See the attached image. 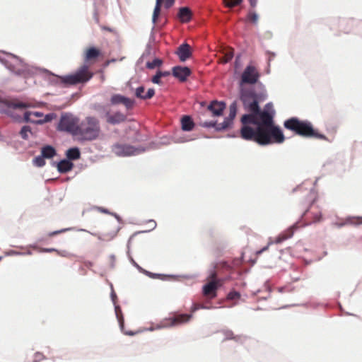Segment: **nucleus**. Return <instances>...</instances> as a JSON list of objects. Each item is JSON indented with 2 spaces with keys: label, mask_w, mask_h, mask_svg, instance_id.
Listing matches in <instances>:
<instances>
[{
  "label": "nucleus",
  "mask_w": 362,
  "mask_h": 362,
  "mask_svg": "<svg viewBox=\"0 0 362 362\" xmlns=\"http://www.w3.org/2000/svg\"><path fill=\"white\" fill-rule=\"evenodd\" d=\"M242 1L243 0H223L226 6L228 8H233L239 5Z\"/></svg>",
  "instance_id": "obj_30"
},
{
  "label": "nucleus",
  "mask_w": 362,
  "mask_h": 362,
  "mask_svg": "<svg viewBox=\"0 0 362 362\" xmlns=\"http://www.w3.org/2000/svg\"><path fill=\"white\" fill-rule=\"evenodd\" d=\"M240 298V293L235 291H230L227 296V299L230 300H237L239 299Z\"/></svg>",
  "instance_id": "obj_33"
},
{
  "label": "nucleus",
  "mask_w": 362,
  "mask_h": 362,
  "mask_svg": "<svg viewBox=\"0 0 362 362\" xmlns=\"http://www.w3.org/2000/svg\"><path fill=\"white\" fill-rule=\"evenodd\" d=\"M33 163L36 166L42 167L45 164V158L42 156H37L34 158Z\"/></svg>",
  "instance_id": "obj_32"
},
{
  "label": "nucleus",
  "mask_w": 362,
  "mask_h": 362,
  "mask_svg": "<svg viewBox=\"0 0 362 362\" xmlns=\"http://www.w3.org/2000/svg\"><path fill=\"white\" fill-rule=\"evenodd\" d=\"M1 259V257H0V260Z\"/></svg>",
  "instance_id": "obj_49"
},
{
  "label": "nucleus",
  "mask_w": 362,
  "mask_h": 362,
  "mask_svg": "<svg viewBox=\"0 0 362 362\" xmlns=\"http://www.w3.org/2000/svg\"><path fill=\"white\" fill-rule=\"evenodd\" d=\"M170 75V72L168 71H161V77L167 76Z\"/></svg>",
  "instance_id": "obj_41"
},
{
  "label": "nucleus",
  "mask_w": 362,
  "mask_h": 362,
  "mask_svg": "<svg viewBox=\"0 0 362 362\" xmlns=\"http://www.w3.org/2000/svg\"><path fill=\"white\" fill-rule=\"evenodd\" d=\"M192 317L189 314H178L173 317L165 319L163 322V327L176 326L185 322H188Z\"/></svg>",
  "instance_id": "obj_11"
},
{
  "label": "nucleus",
  "mask_w": 362,
  "mask_h": 362,
  "mask_svg": "<svg viewBox=\"0 0 362 362\" xmlns=\"http://www.w3.org/2000/svg\"><path fill=\"white\" fill-rule=\"evenodd\" d=\"M69 160H76L80 158V151L78 148H71L67 150L66 153Z\"/></svg>",
  "instance_id": "obj_25"
},
{
  "label": "nucleus",
  "mask_w": 362,
  "mask_h": 362,
  "mask_svg": "<svg viewBox=\"0 0 362 362\" xmlns=\"http://www.w3.org/2000/svg\"><path fill=\"white\" fill-rule=\"evenodd\" d=\"M182 129L184 131H191L194 127V123L189 116H184L181 119Z\"/></svg>",
  "instance_id": "obj_22"
},
{
  "label": "nucleus",
  "mask_w": 362,
  "mask_h": 362,
  "mask_svg": "<svg viewBox=\"0 0 362 362\" xmlns=\"http://www.w3.org/2000/svg\"><path fill=\"white\" fill-rule=\"evenodd\" d=\"M291 237V235H286L285 234H282V235H280L279 236H278L274 243L278 244V243H281V242L287 240L288 238H289Z\"/></svg>",
  "instance_id": "obj_35"
},
{
  "label": "nucleus",
  "mask_w": 362,
  "mask_h": 362,
  "mask_svg": "<svg viewBox=\"0 0 362 362\" xmlns=\"http://www.w3.org/2000/svg\"><path fill=\"white\" fill-rule=\"evenodd\" d=\"M258 15L254 11H250L247 15V21L253 24H257L258 21Z\"/></svg>",
  "instance_id": "obj_27"
},
{
  "label": "nucleus",
  "mask_w": 362,
  "mask_h": 362,
  "mask_svg": "<svg viewBox=\"0 0 362 362\" xmlns=\"http://www.w3.org/2000/svg\"><path fill=\"white\" fill-rule=\"evenodd\" d=\"M226 105L222 102L213 101L208 106V110L212 112L214 116H219L222 115Z\"/></svg>",
  "instance_id": "obj_17"
},
{
  "label": "nucleus",
  "mask_w": 362,
  "mask_h": 362,
  "mask_svg": "<svg viewBox=\"0 0 362 362\" xmlns=\"http://www.w3.org/2000/svg\"><path fill=\"white\" fill-rule=\"evenodd\" d=\"M237 107L235 103H233L230 105V113L227 118L221 123H216L214 122H204V127H215L217 130L226 129L229 127L232 123V121L236 115Z\"/></svg>",
  "instance_id": "obj_9"
},
{
  "label": "nucleus",
  "mask_w": 362,
  "mask_h": 362,
  "mask_svg": "<svg viewBox=\"0 0 362 362\" xmlns=\"http://www.w3.org/2000/svg\"><path fill=\"white\" fill-rule=\"evenodd\" d=\"M162 64V61L159 59H155L151 62H148L146 66L148 69H154L157 66H160Z\"/></svg>",
  "instance_id": "obj_31"
},
{
  "label": "nucleus",
  "mask_w": 362,
  "mask_h": 362,
  "mask_svg": "<svg viewBox=\"0 0 362 362\" xmlns=\"http://www.w3.org/2000/svg\"><path fill=\"white\" fill-rule=\"evenodd\" d=\"M175 54L181 62H185L192 57V49L189 44L183 43L177 47Z\"/></svg>",
  "instance_id": "obj_14"
},
{
  "label": "nucleus",
  "mask_w": 362,
  "mask_h": 362,
  "mask_svg": "<svg viewBox=\"0 0 362 362\" xmlns=\"http://www.w3.org/2000/svg\"><path fill=\"white\" fill-rule=\"evenodd\" d=\"M112 151L119 156L136 155L141 152L139 148L128 144H117L112 147Z\"/></svg>",
  "instance_id": "obj_10"
},
{
  "label": "nucleus",
  "mask_w": 362,
  "mask_h": 362,
  "mask_svg": "<svg viewBox=\"0 0 362 362\" xmlns=\"http://www.w3.org/2000/svg\"><path fill=\"white\" fill-rule=\"evenodd\" d=\"M126 116L120 112H117L111 115L109 112L106 113V121L107 123L111 124H116L124 122Z\"/></svg>",
  "instance_id": "obj_15"
},
{
  "label": "nucleus",
  "mask_w": 362,
  "mask_h": 362,
  "mask_svg": "<svg viewBox=\"0 0 362 362\" xmlns=\"http://www.w3.org/2000/svg\"><path fill=\"white\" fill-rule=\"evenodd\" d=\"M50 119H51V117H50V115H47L45 116V119L44 120V122H48V121H49Z\"/></svg>",
  "instance_id": "obj_43"
},
{
  "label": "nucleus",
  "mask_w": 362,
  "mask_h": 362,
  "mask_svg": "<svg viewBox=\"0 0 362 362\" xmlns=\"http://www.w3.org/2000/svg\"><path fill=\"white\" fill-rule=\"evenodd\" d=\"M194 310L199 309V308H204V306L199 305H194Z\"/></svg>",
  "instance_id": "obj_44"
},
{
  "label": "nucleus",
  "mask_w": 362,
  "mask_h": 362,
  "mask_svg": "<svg viewBox=\"0 0 362 362\" xmlns=\"http://www.w3.org/2000/svg\"><path fill=\"white\" fill-rule=\"evenodd\" d=\"M192 16V13L188 7H181L177 13V18L180 21L186 23L190 21Z\"/></svg>",
  "instance_id": "obj_19"
},
{
  "label": "nucleus",
  "mask_w": 362,
  "mask_h": 362,
  "mask_svg": "<svg viewBox=\"0 0 362 362\" xmlns=\"http://www.w3.org/2000/svg\"><path fill=\"white\" fill-rule=\"evenodd\" d=\"M222 269L230 273L232 267L226 262H220L216 266L215 269L210 272L207 277L208 282L203 286V295L209 299L215 298L218 288L224 284V279L218 278Z\"/></svg>",
  "instance_id": "obj_2"
},
{
  "label": "nucleus",
  "mask_w": 362,
  "mask_h": 362,
  "mask_svg": "<svg viewBox=\"0 0 362 362\" xmlns=\"http://www.w3.org/2000/svg\"><path fill=\"white\" fill-rule=\"evenodd\" d=\"M7 114L15 119L16 120L21 119V115L23 114V121L35 122L31 116L36 117H42L43 114L40 112H28L24 111L26 108L30 107L28 103H23L18 100H11L6 103Z\"/></svg>",
  "instance_id": "obj_5"
},
{
  "label": "nucleus",
  "mask_w": 362,
  "mask_h": 362,
  "mask_svg": "<svg viewBox=\"0 0 362 362\" xmlns=\"http://www.w3.org/2000/svg\"><path fill=\"white\" fill-rule=\"evenodd\" d=\"M93 76V74L90 71L89 66L83 64L74 74L64 76L63 82L69 85L84 83L88 81Z\"/></svg>",
  "instance_id": "obj_6"
},
{
  "label": "nucleus",
  "mask_w": 362,
  "mask_h": 362,
  "mask_svg": "<svg viewBox=\"0 0 362 362\" xmlns=\"http://www.w3.org/2000/svg\"><path fill=\"white\" fill-rule=\"evenodd\" d=\"M284 126L286 129L303 137L325 139V136L315 131L312 124L307 120H300L297 117H291L284 122Z\"/></svg>",
  "instance_id": "obj_3"
},
{
  "label": "nucleus",
  "mask_w": 362,
  "mask_h": 362,
  "mask_svg": "<svg viewBox=\"0 0 362 362\" xmlns=\"http://www.w3.org/2000/svg\"><path fill=\"white\" fill-rule=\"evenodd\" d=\"M29 134H31V128L29 126H23L20 131V135L22 139H28Z\"/></svg>",
  "instance_id": "obj_28"
},
{
  "label": "nucleus",
  "mask_w": 362,
  "mask_h": 362,
  "mask_svg": "<svg viewBox=\"0 0 362 362\" xmlns=\"http://www.w3.org/2000/svg\"><path fill=\"white\" fill-rule=\"evenodd\" d=\"M233 57V49L231 48H229L226 49L224 53L222 58H221V62L223 64L228 63L230 62Z\"/></svg>",
  "instance_id": "obj_26"
},
{
  "label": "nucleus",
  "mask_w": 362,
  "mask_h": 362,
  "mask_svg": "<svg viewBox=\"0 0 362 362\" xmlns=\"http://www.w3.org/2000/svg\"><path fill=\"white\" fill-rule=\"evenodd\" d=\"M0 62L4 64L9 70L13 72H17L15 66L19 63V60L13 55H8L6 59H0Z\"/></svg>",
  "instance_id": "obj_18"
},
{
  "label": "nucleus",
  "mask_w": 362,
  "mask_h": 362,
  "mask_svg": "<svg viewBox=\"0 0 362 362\" xmlns=\"http://www.w3.org/2000/svg\"><path fill=\"white\" fill-rule=\"evenodd\" d=\"M175 0H165V8L168 9L173 6Z\"/></svg>",
  "instance_id": "obj_37"
},
{
  "label": "nucleus",
  "mask_w": 362,
  "mask_h": 362,
  "mask_svg": "<svg viewBox=\"0 0 362 362\" xmlns=\"http://www.w3.org/2000/svg\"><path fill=\"white\" fill-rule=\"evenodd\" d=\"M283 290H284V288H279V292H283Z\"/></svg>",
  "instance_id": "obj_47"
},
{
  "label": "nucleus",
  "mask_w": 362,
  "mask_h": 362,
  "mask_svg": "<svg viewBox=\"0 0 362 362\" xmlns=\"http://www.w3.org/2000/svg\"><path fill=\"white\" fill-rule=\"evenodd\" d=\"M249 1V3H250V6L254 8L256 7L257 4V0H248Z\"/></svg>",
  "instance_id": "obj_39"
},
{
  "label": "nucleus",
  "mask_w": 362,
  "mask_h": 362,
  "mask_svg": "<svg viewBox=\"0 0 362 362\" xmlns=\"http://www.w3.org/2000/svg\"><path fill=\"white\" fill-rule=\"evenodd\" d=\"M110 103L112 105L122 104L127 109H132L134 101L120 94H114L110 98Z\"/></svg>",
  "instance_id": "obj_13"
},
{
  "label": "nucleus",
  "mask_w": 362,
  "mask_h": 362,
  "mask_svg": "<svg viewBox=\"0 0 362 362\" xmlns=\"http://www.w3.org/2000/svg\"><path fill=\"white\" fill-rule=\"evenodd\" d=\"M269 247V245L264 247V248H262L261 250L258 251L257 252V254H261L262 252H263L264 251L267 250Z\"/></svg>",
  "instance_id": "obj_42"
},
{
  "label": "nucleus",
  "mask_w": 362,
  "mask_h": 362,
  "mask_svg": "<svg viewBox=\"0 0 362 362\" xmlns=\"http://www.w3.org/2000/svg\"><path fill=\"white\" fill-rule=\"evenodd\" d=\"M223 334L225 335V339H234L235 341H238L240 339V336H234V334L230 330L223 331Z\"/></svg>",
  "instance_id": "obj_29"
},
{
  "label": "nucleus",
  "mask_w": 362,
  "mask_h": 362,
  "mask_svg": "<svg viewBox=\"0 0 362 362\" xmlns=\"http://www.w3.org/2000/svg\"><path fill=\"white\" fill-rule=\"evenodd\" d=\"M78 119L69 113L61 116L58 124V129L67 132L76 136L78 128Z\"/></svg>",
  "instance_id": "obj_7"
},
{
  "label": "nucleus",
  "mask_w": 362,
  "mask_h": 362,
  "mask_svg": "<svg viewBox=\"0 0 362 362\" xmlns=\"http://www.w3.org/2000/svg\"><path fill=\"white\" fill-rule=\"evenodd\" d=\"M243 103L249 112L241 117L240 136L243 139L254 141L262 146L284 141L281 129L274 124V114L266 110H261L255 99L248 102L244 98Z\"/></svg>",
  "instance_id": "obj_1"
},
{
  "label": "nucleus",
  "mask_w": 362,
  "mask_h": 362,
  "mask_svg": "<svg viewBox=\"0 0 362 362\" xmlns=\"http://www.w3.org/2000/svg\"><path fill=\"white\" fill-rule=\"evenodd\" d=\"M39 251L41 252H58L57 250H56L54 248H40Z\"/></svg>",
  "instance_id": "obj_38"
},
{
  "label": "nucleus",
  "mask_w": 362,
  "mask_h": 362,
  "mask_svg": "<svg viewBox=\"0 0 362 362\" xmlns=\"http://www.w3.org/2000/svg\"><path fill=\"white\" fill-rule=\"evenodd\" d=\"M66 230H57V231H54V232H52L50 233H49V236H53V235H57L62 232H64Z\"/></svg>",
  "instance_id": "obj_40"
},
{
  "label": "nucleus",
  "mask_w": 362,
  "mask_h": 362,
  "mask_svg": "<svg viewBox=\"0 0 362 362\" xmlns=\"http://www.w3.org/2000/svg\"><path fill=\"white\" fill-rule=\"evenodd\" d=\"M100 122L95 117H86L79 124L76 133L81 141H93L97 139L100 134Z\"/></svg>",
  "instance_id": "obj_4"
},
{
  "label": "nucleus",
  "mask_w": 362,
  "mask_h": 362,
  "mask_svg": "<svg viewBox=\"0 0 362 362\" xmlns=\"http://www.w3.org/2000/svg\"><path fill=\"white\" fill-rule=\"evenodd\" d=\"M119 322H120V325L122 326L123 325V320H119Z\"/></svg>",
  "instance_id": "obj_46"
},
{
  "label": "nucleus",
  "mask_w": 362,
  "mask_h": 362,
  "mask_svg": "<svg viewBox=\"0 0 362 362\" xmlns=\"http://www.w3.org/2000/svg\"><path fill=\"white\" fill-rule=\"evenodd\" d=\"M165 0H156V6L153 10L152 21L154 24L157 23L158 18L160 13L161 5L163 3L165 4Z\"/></svg>",
  "instance_id": "obj_23"
},
{
  "label": "nucleus",
  "mask_w": 362,
  "mask_h": 362,
  "mask_svg": "<svg viewBox=\"0 0 362 362\" xmlns=\"http://www.w3.org/2000/svg\"><path fill=\"white\" fill-rule=\"evenodd\" d=\"M73 167L74 164L68 160H62L57 165V169L62 173L70 171Z\"/></svg>",
  "instance_id": "obj_21"
},
{
  "label": "nucleus",
  "mask_w": 362,
  "mask_h": 362,
  "mask_svg": "<svg viewBox=\"0 0 362 362\" xmlns=\"http://www.w3.org/2000/svg\"><path fill=\"white\" fill-rule=\"evenodd\" d=\"M42 156L45 158H52L56 154L55 149L51 146H46L42 148Z\"/></svg>",
  "instance_id": "obj_24"
},
{
  "label": "nucleus",
  "mask_w": 362,
  "mask_h": 362,
  "mask_svg": "<svg viewBox=\"0 0 362 362\" xmlns=\"http://www.w3.org/2000/svg\"><path fill=\"white\" fill-rule=\"evenodd\" d=\"M161 78V71H157L156 74L152 78L151 81L153 83L160 84Z\"/></svg>",
  "instance_id": "obj_34"
},
{
  "label": "nucleus",
  "mask_w": 362,
  "mask_h": 362,
  "mask_svg": "<svg viewBox=\"0 0 362 362\" xmlns=\"http://www.w3.org/2000/svg\"><path fill=\"white\" fill-rule=\"evenodd\" d=\"M321 216H322L321 212L320 211H317L313 215V222L316 223V222L320 221L321 220Z\"/></svg>",
  "instance_id": "obj_36"
},
{
  "label": "nucleus",
  "mask_w": 362,
  "mask_h": 362,
  "mask_svg": "<svg viewBox=\"0 0 362 362\" xmlns=\"http://www.w3.org/2000/svg\"><path fill=\"white\" fill-rule=\"evenodd\" d=\"M100 210L103 212V213H107V209H100Z\"/></svg>",
  "instance_id": "obj_45"
},
{
  "label": "nucleus",
  "mask_w": 362,
  "mask_h": 362,
  "mask_svg": "<svg viewBox=\"0 0 362 362\" xmlns=\"http://www.w3.org/2000/svg\"><path fill=\"white\" fill-rule=\"evenodd\" d=\"M260 74L257 67L254 65L249 64L244 69L241 75L240 83L241 84H255L259 78Z\"/></svg>",
  "instance_id": "obj_8"
},
{
  "label": "nucleus",
  "mask_w": 362,
  "mask_h": 362,
  "mask_svg": "<svg viewBox=\"0 0 362 362\" xmlns=\"http://www.w3.org/2000/svg\"><path fill=\"white\" fill-rule=\"evenodd\" d=\"M100 54V50L99 49L94 47H88L85 51L84 60L86 62H95Z\"/></svg>",
  "instance_id": "obj_16"
},
{
  "label": "nucleus",
  "mask_w": 362,
  "mask_h": 362,
  "mask_svg": "<svg viewBox=\"0 0 362 362\" xmlns=\"http://www.w3.org/2000/svg\"><path fill=\"white\" fill-rule=\"evenodd\" d=\"M127 334H129V335H132L133 333L132 332H130V333H127Z\"/></svg>",
  "instance_id": "obj_48"
},
{
  "label": "nucleus",
  "mask_w": 362,
  "mask_h": 362,
  "mask_svg": "<svg viewBox=\"0 0 362 362\" xmlns=\"http://www.w3.org/2000/svg\"><path fill=\"white\" fill-rule=\"evenodd\" d=\"M145 88L144 86H139L136 89L135 95L143 100H147L153 98L155 95L153 88H149L146 94H144Z\"/></svg>",
  "instance_id": "obj_20"
},
{
  "label": "nucleus",
  "mask_w": 362,
  "mask_h": 362,
  "mask_svg": "<svg viewBox=\"0 0 362 362\" xmlns=\"http://www.w3.org/2000/svg\"><path fill=\"white\" fill-rule=\"evenodd\" d=\"M191 74L190 69L187 66H176L172 69L173 76L181 82L186 81Z\"/></svg>",
  "instance_id": "obj_12"
}]
</instances>
